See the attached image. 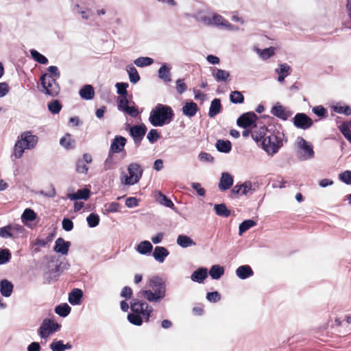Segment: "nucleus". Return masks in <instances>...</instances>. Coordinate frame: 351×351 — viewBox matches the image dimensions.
I'll list each match as a JSON object with an SVG mask.
<instances>
[{"instance_id": "54", "label": "nucleus", "mask_w": 351, "mask_h": 351, "mask_svg": "<svg viewBox=\"0 0 351 351\" xmlns=\"http://www.w3.org/2000/svg\"><path fill=\"white\" fill-rule=\"evenodd\" d=\"M104 208L106 213H111L119 211L121 206L119 203L113 202L106 204Z\"/></svg>"}, {"instance_id": "49", "label": "nucleus", "mask_w": 351, "mask_h": 351, "mask_svg": "<svg viewBox=\"0 0 351 351\" xmlns=\"http://www.w3.org/2000/svg\"><path fill=\"white\" fill-rule=\"evenodd\" d=\"M36 218V213L30 208H26L21 215V219L25 221H32Z\"/></svg>"}, {"instance_id": "16", "label": "nucleus", "mask_w": 351, "mask_h": 351, "mask_svg": "<svg viewBox=\"0 0 351 351\" xmlns=\"http://www.w3.org/2000/svg\"><path fill=\"white\" fill-rule=\"evenodd\" d=\"M125 144L126 138L121 136H117L113 139L109 152L113 154L114 153H120L124 149Z\"/></svg>"}, {"instance_id": "41", "label": "nucleus", "mask_w": 351, "mask_h": 351, "mask_svg": "<svg viewBox=\"0 0 351 351\" xmlns=\"http://www.w3.org/2000/svg\"><path fill=\"white\" fill-rule=\"evenodd\" d=\"M214 210L219 216L228 217L230 215V210L227 208L224 204H215Z\"/></svg>"}, {"instance_id": "3", "label": "nucleus", "mask_w": 351, "mask_h": 351, "mask_svg": "<svg viewBox=\"0 0 351 351\" xmlns=\"http://www.w3.org/2000/svg\"><path fill=\"white\" fill-rule=\"evenodd\" d=\"M38 141L37 136L34 135L32 132L26 131L23 132L15 143L12 156L15 159L21 158L25 149H32L36 147Z\"/></svg>"}, {"instance_id": "6", "label": "nucleus", "mask_w": 351, "mask_h": 351, "mask_svg": "<svg viewBox=\"0 0 351 351\" xmlns=\"http://www.w3.org/2000/svg\"><path fill=\"white\" fill-rule=\"evenodd\" d=\"M283 134L280 132H269L262 141L263 149L268 154H276L282 146Z\"/></svg>"}, {"instance_id": "11", "label": "nucleus", "mask_w": 351, "mask_h": 351, "mask_svg": "<svg viewBox=\"0 0 351 351\" xmlns=\"http://www.w3.org/2000/svg\"><path fill=\"white\" fill-rule=\"evenodd\" d=\"M293 124L298 129L306 130L312 127L313 121L305 113L298 112L293 118Z\"/></svg>"}, {"instance_id": "59", "label": "nucleus", "mask_w": 351, "mask_h": 351, "mask_svg": "<svg viewBox=\"0 0 351 351\" xmlns=\"http://www.w3.org/2000/svg\"><path fill=\"white\" fill-rule=\"evenodd\" d=\"M115 86L117 89V93L120 95V96L127 95V88L128 87V83L117 82Z\"/></svg>"}, {"instance_id": "42", "label": "nucleus", "mask_w": 351, "mask_h": 351, "mask_svg": "<svg viewBox=\"0 0 351 351\" xmlns=\"http://www.w3.org/2000/svg\"><path fill=\"white\" fill-rule=\"evenodd\" d=\"M256 225V222L252 219H247L243 221L240 225L239 228V235H242L245 232L248 230L250 228L255 226Z\"/></svg>"}, {"instance_id": "21", "label": "nucleus", "mask_w": 351, "mask_h": 351, "mask_svg": "<svg viewBox=\"0 0 351 351\" xmlns=\"http://www.w3.org/2000/svg\"><path fill=\"white\" fill-rule=\"evenodd\" d=\"M71 243L65 241L62 238H58L55 242L54 251L62 255L67 254Z\"/></svg>"}, {"instance_id": "14", "label": "nucleus", "mask_w": 351, "mask_h": 351, "mask_svg": "<svg viewBox=\"0 0 351 351\" xmlns=\"http://www.w3.org/2000/svg\"><path fill=\"white\" fill-rule=\"evenodd\" d=\"M254 191V184L251 181H245L243 184H236L232 189V193L234 195H252Z\"/></svg>"}, {"instance_id": "33", "label": "nucleus", "mask_w": 351, "mask_h": 351, "mask_svg": "<svg viewBox=\"0 0 351 351\" xmlns=\"http://www.w3.org/2000/svg\"><path fill=\"white\" fill-rule=\"evenodd\" d=\"M221 100L218 98H215L211 101L208 111V116L211 118L214 117L221 112Z\"/></svg>"}, {"instance_id": "43", "label": "nucleus", "mask_w": 351, "mask_h": 351, "mask_svg": "<svg viewBox=\"0 0 351 351\" xmlns=\"http://www.w3.org/2000/svg\"><path fill=\"white\" fill-rule=\"evenodd\" d=\"M71 310V307L67 304L64 303L57 306L55 308V312L60 317H65L70 313Z\"/></svg>"}, {"instance_id": "1", "label": "nucleus", "mask_w": 351, "mask_h": 351, "mask_svg": "<svg viewBox=\"0 0 351 351\" xmlns=\"http://www.w3.org/2000/svg\"><path fill=\"white\" fill-rule=\"evenodd\" d=\"M139 294L147 302L158 304L167 296V285L159 276L151 277L147 282V288L140 291Z\"/></svg>"}, {"instance_id": "10", "label": "nucleus", "mask_w": 351, "mask_h": 351, "mask_svg": "<svg viewBox=\"0 0 351 351\" xmlns=\"http://www.w3.org/2000/svg\"><path fill=\"white\" fill-rule=\"evenodd\" d=\"M60 324L50 319H45L38 329V335L42 339H47L55 332L59 330Z\"/></svg>"}, {"instance_id": "4", "label": "nucleus", "mask_w": 351, "mask_h": 351, "mask_svg": "<svg viewBox=\"0 0 351 351\" xmlns=\"http://www.w3.org/2000/svg\"><path fill=\"white\" fill-rule=\"evenodd\" d=\"M128 173L121 172L120 175L121 183L125 186H132L137 184L142 178L143 169L137 162H132L128 165Z\"/></svg>"}, {"instance_id": "5", "label": "nucleus", "mask_w": 351, "mask_h": 351, "mask_svg": "<svg viewBox=\"0 0 351 351\" xmlns=\"http://www.w3.org/2000/svg\"><path fill=\"white\" fill-rule=\"evenodd\" d=\"M295 152L300 161L311 160L315 156L313 145L302 136H298L295 141Z\"/></svg>"}, {"instance_id": "63", "label": "nucleus", "mask_w": 351, "mask_h": 351, "mask_svg": "<svg viewBox=\"0 0 351 351\" xmlns=\"http://www.w3.org/2000/svg\"><path fill=\"white\" fill-rule=\"evenodd\" d=\"M312 111L319 117H324L326 115L327 111L322 106H317L313 108Z\"/></svg>"}, {"instance_id": "46", "label": "nucleus", "mask_w": 351, "mask_h": 351, "mask_svg": "<svg viewBox=\"0 0 351 351\" xmlns=\"http://www.w3.org/2000/svg\"><path fill=\"white\" fill-rule=\"evenodd\" d=\"M143 319H144L138 313H131L128 315V321L133 325L141 326L143 324Z\"/></svg>"}, {"instance_id": "35", "label": "nucleus", "mask_w": 351, "mask_h": 351, "mask_svg": "<svg viewBox=\"0 0 351 351\" xmlns=\"http://www.w3.org/2000/svg\"><path fill=\"white\" fill-rule=\"evenodd\" d=\"M193 17L198 22H200L206 25H210V16H208L206 14V13L204 10H197L196 11L194 14L193 15Z\"/></svg>"}, {"instance_id": "45", "label": "nucleus", "mask_w": 351, "mask_h": 351, "mask_svg": "<svg viewBox=\"0 0 351 351\" xmlns=\"http://www.w3.org/2000/svg\"><path fill=\"white\" fill-rule=\"evenodd\" d=\"M62 107L60 102L57 99L52 100L47 104L49 111L53 114H58L61 110Z\"/></svg>"}, {"instance_id": "62", "label": "nucleus", "mask_w": 351, "mask_h": 351, "mask_svg": "<svg viewBox=\"0 0 351 351\" xmlns=\"http://www.w3.org/2000/svg\"><path fill=\"white\" fill-rule=\"evenodd\" d=\"M159 138L160 134L155 129H152L147 135V138L152 143L156 142Z\"/></svg>"}, {"instance_id": "28", "label": "nucleus", "mask_w": 351, "mask_h": 351, "mask_svg": "<svg viewBox=\"0 0 351 351\" xmlns=\"http://www.w3.org/2000/svg\"><path fill=\"white\" fill-rule=\"evenodd\" d=\"M197 110V105L193 101L186 102L182 107V113L189 117L195 116Z\"/></svg>"}, {"instance_id": "57", "label": "nucleus", "mask_w": 351, "mask_h": 351, "mask_svg": "<svg viewBox=\"0 0 351 351\" xmlns=\"http://www.w3.org/2000/svg\"><path fill=\"white\" fill-rule=\"evenodd\" d=\"M334 110L339 114H343L347 116L351 114V107L348 106H336L334 107Z\"/></svg>"}, {"instance_id": "25", "label": "nucleus", "mask_w": 351, "mask_h": 351, "mask_svg": "<svg viewBox=\"0 0 351 351\" xmlns=\"http://www.w3.org/2000/svg\"><path fill=\"white\" fill-rule=\"evenodd\" d=\"M235 273L237 276L242 280L248 278L252 276L254 274L253 270L252 269L250 266L247 265L239 266L236 269Z\"/></svg>"}, {"instance_id": "17", "label": "nucleus", "mask_w": 351, "mask_h": 351, "mask_svg": "<svg viewBox=\"0 0 351 351\" xmlns=\"http://www.w3.org/2000/svg\"><path fill=\"white\" fill-rule=\"evenodd\" d=\"M269 133L265 126H261L258 128L256 125L251 130L252 138L256 141L259 142Z\"/></svg>"}, {"instance_id": "8", "label": "nucleus", "mask_w": 351, "mask_h": 351, "mask_svg": "<svg viewBox=\"0 0 351 351\" xmlns=\"http://www.w3.org/2000/svg\"><path fill=\"white\" fill-rule=\"evenodd\" d=\"M131 310L132 312L138 313L145 322H149V317L154 311L153 307L147 302L136 299L132 300L131 302Z\"/></svg>"}, {"instance_id": "29", "label": "nucleus", "mask_w": 351, "mask_h": 351, "mask_svg": "<svg viewBox=\"0 0 351 351\" xmlns=\"http://www.w3.org/2000/svg\"><path fill=\"white\" fill-rule=\"evenodd\" d=\"M155 199L156 202H158L160 204L165 207L175 210L174 204L172 202V201L170 199H169L166 195L162 194L160 191H158L156 193Z\"/></svg>"}, {"instance_id": "12", "label": "nucleus", "mask_w": 351, "mask_h": 351, "mask_svg": "<svg viewBox=\"0 0 351 351\" xmlns=\"http://www.w3.org/2000/svg\"><path fill=\"white\" fill-rule=\"evenodd\" d=\"M210 21V25H215L229 31H237L239 29L237 27L230 24L222 16L216 13H213L211 14Z\"/></svg>"}, {"instance_id": "44", "label": "nucleus", "mask_w": 351, "mask_h": 351, "mask_svg": "<svg viewBox=\"0 0 351 351\" xmlns=\"http://www.w3.org/2000/svg\"><path fill=\"white\" fill-rule=\"evenodd\" d=\"M29 52L32 56V58L36 62L42 64H47L48 63V59L36 49H31Z\"/></svg>"}, {"instance_id": "22", "label": "nucleus", "mask_w": 351, "mask_h": 351, "mask_svg": "<svg viewBox=\"0 0 351 351\" xmlns=\"http://www.w3.org/2000/svg\"><path fill=\"white\" fill-rule=\"evenodd\" d=\"M83 291L80 289H73L69 294L68 300L71 305H80L82 303Z\"/></svg>"}, {"instance_id": "64", "label": "nucleus", "mask_w": 351, "mask_h": 351, "mask_svg": "<svg viewBox=\"0 0 351 351\" xmlns=\"http://www.w3.org/2000/svg\"><path fill=\"white\" fill-rule=\"evenodd\" d=\"M339 179L348 184H351V171H346L345 172L341 173L339 175Z\"/></svg>"}, {"instance_id": "51", "label": "nucleus", "mask_w": 351, "mask_h": 351, "mask_svg": "<svg viewBox=\"0 0 351 351\" xmlns=\"http://www.w3.org/2000/svg\"><path fill=\"white\" fill-rule=\"evenodd\" d=\"M230 101L233 104H242L244 101V97L239 91H232L230 95Z\"/></svg>"}, {"instance_id": "20", "label": "nucleus", "mask_w": 351, "mask_h": 351, "mask_svg": "<svg viewBox=\"0 0 351 351\" xmlns=\"http://www.w3.org/2000/svg\"><path fill=\"white\" fill-rule=\"evenodd\" d=\"M208 277V269L206 267H199L191 275V280L195 282L203 283Z\"/></svg>"}, {"instance_id": "47", "label": "nucleus", "mask_w": 351, "mask_h": 351, "mask_svg": "<svg viewBox=\"0 0 351 351\" xmlns=\"http://www.w3.org/2000/svg\"><path fill=\"white\" fill-rule=\"evenodd\" d=\"M275 49H276L274 47H270L262 50L258 49L257 52L263 60H267L274 56Z\"/></svg>"}, {"instance_id": "58", "label": "nucleus", "mask_w": 351, "mask_h": 351, "mask_svg": "<svg viewBox=\"0 0 351 351\" xmlns=\"http://www.w3.org/2000/svg\"><path fill=\"white\" fill-rule=\"evenodd\" d=\"M129 104L128 99L126 96H119L117 99L118 109L123 112V110L128 107Z\"/></svg>"}, {"instance_id": "32", "label": "nucleus", "mask_w": 351, "mask_h": 351, "mask_svg": "<svg viewBox=\"0 0 351 351\" xmlns=\"http://www.w3.org/2000/svg\"><path fill=\"white\" fill-rule=\"evenodd\" d=\"M224 268L219 265H213L209 270V275L213 280H219L224 274Z\"/></svg>"}, {"instance_id": "52", "label": "nucleus", "mask_w": 351, "mask_h": 351, "mask_svg": "<svg viewBox=\"0 0 351 351\" xmlns=\"http://www.w3.org/2000/svg\"><path fill=\"white\" fill-rule=\"evenodd\" d=\"M11 259V253L8 249L0 250V265H4Z\"/></svg>"}, {"instance_id": "38", "label": "nucleus", "mask_w": 351, "mask_h": 351, "mask_svg": "<svg viewBox=\"0 0 351 351\" xmlns=\"http://www.w3.org/2000/svg\"><path fill=\"white\" fill-rule=\"evenodd\" d=\"M126 71L131 83L136 84L140 80V75L136 69L133 65H128Z\"/></svg>"}, {"instance_id": "24", "label": "nucleus", "mask_w": 351, "mask_h": 351, "mask_svg": "<svg viewBox=\"0 0 351 351\" xmlns=\"http://www.w3.org/2000/svg\"><path fill=\"white\" fill-rule=\"evenodd\" d=\"M291 67L287 64H280L278 67L275 69V72L278 75V81L283 82L285 77L290 74Z\"/></svg>"}, {"instance_id": "50", "label": "nucleus", "mask_w": 351, "mask_h": 351, "mask_svg": "<svg viewBox=\"0 0 351 351\" xmlns=\"http://www.w3.org/2000/svg\"><path fill=\"white\" fill-rule=\"evenodd\" d=\"M339 129L344 137L351 143V130L350 125L346 123H343L339 126Z\"/></svg>"}, {"instance_id": "61", "label": "nucleus", "mask_w": 351, "mask_h": 351, "mask_svg": "<svg viewBox=\"0 0 351 351\" xmlns=\"http://www.w3.org/2000/svg\"><path fill=\"white\" fill-rule=\"evenodd\" d=\"M71 135L69 134H65L60 140V145L67 149L71 148Z\"/></svg>"}, {"instance_id": "48", "label": "nucleus", "mask_w": 351, "mask_h": 351, "mask_svg": "<svg viewBox=\"0 0 351 351\" xmlns=\"http://www.w3.org/2000/svg\"><path fill=\"white\" fill-rule=\"evenodd\" d=\"M154 62V60L149 57H140L136 58L134 63L138 67H144L151 65Z\"/></svg>"}, {"instance_id": "7", "label": "nucleus", "mask_w": 351, "mask_h": 351, "mask_svg": "<svg viewBox=\"0 0 351 351\" xmlns=\"http://www.w3.org/2000/svg\"><path fill=\"white\" fill-rule=\"evenodd\" d=\"M41 93L50 97H56L60 93V86L57 79L53 78L51 74L44 73L40 78Z\"/></svg>"}, {"instance_id": "36", "label": "nucleus", "mask_w": 351, "mask_h": 351, "mask_svg": "<svg viewBox=\"0 0 351 351\" xmlns=\"http://www.w3.org/2000/svg\"><path fill=\"white\" fill-rule=\"evenodd\" d=\"M171 66L165 64L158 70V77L164 82L171 81Z\"/></svg>"}, {"instance_id": "30", "label": "nucleus", "mask_w": 351, "mask_h": 351, "mask_svg": "<svg viewBox=\"0 0 351 351\" xmlns=\"http://www.w3.org/2000/svg\"><path fill=\"white\" fill-rule=\"evenodd\" d=\"M90 196V190L88 189H80L75 193H68L67 197L71 200L87 199Z\"/></svg>"}, {"instance_id": "37", "label": "nucleus", "mask_w": 351, "mask_h": 351, "mask_svg": "<svg viewBox=\"0 0 351 351\" xmlns=\"http://www.w3.org/2000/svg\"><path fill=\"white\" fill-rule=\"evenodd\" d=\"M80 95L82 99L90 100L94 97L95 91L92 86L86 85L80 90Z\"/></svg>"}, {"instance_id": "13", "label": "nucleus", "mask_w": 351, "mask_h": 351, "mask_svg": "<svg viewBox=\"0 0 351 351\" xmlns=\"http://www.w3.org/2000/svg\"><path fill=\"white\" fill-rule=\"evenodd\" d=\"M257 119L256 114L253 112H249L241 114L237 121L239 127L247 128L255 125V121Z\"/></svg>"}, {"instance_id": "31", "label": "nucleus", "mask_w": 351, "mask_h": 351, "mask_svg": "<svg viewBox=\"0 0 351 351\" xmlns=\"http://www.w3.org/2000/svg\"><path fill=\"white\" fill-rule=\"evenodd\" d=\"M136 250L142 255H147L152 252L153 250V245L148 241H143L140 242L136 246Z\"/></svg>"}, {"instance_id": "34", "label": "nucleus", "mask_w": 351, "mask_h": 351, "mask_svg": "<svg viewBox=\"0 0 351 351\" xmlns=\"http://www.w3.org/2000/svg\"><path fill=\"white\" fill-rule=\"evenodd\" d=\"M176 243L179 246L183 248L189 247L195 245V243L191 237L184 234H180L177 238Z\"/></svg>"}, {"instance_id": "19", "label": "nucleus", "mask_w": 351, "mask_h": 351, "mask_svg": "<svg viewBox=\"0 0 351 351\" xmlns=\"http://www.w3.org/2000/svg\"><path fill=\"white\" fill-rule=\"evenodd\" d=\"M212 76L217 82H226L230 77V73L228 71L213 67L210 69Z\"/></svg>"}, {"instance_id": "2", "label": "nucleus", "mask_w": 351, "mask_h": 351, "mask_svg": "<svg viewBox=\"0 0 351 351\" xmlns=\"http://www.w3.org/2000/svg\"><path fill=\"white\" fill-rule=\"evenodd\" d=\"M173 117L174 113L170 106L158 104L151 110L149 121L154 127H162L170 123Z\"/></svg>"}, {"instance_id": "55", "label": "nucleus", "mask_w": 351, "mask_h": 351, "mask_svg": "<svg viewBox=\"0 0 351 351\" xmlns=\"http://www.w3.org/2000/svg\"><path fill=\"white\" fill-rule=\"evenodd\" d=\"M64 343L62 340L54 339L49 345L51 351H64Z\"/></svg>"}, {"instance_id": "53", "label": "nucleus", "mask_w": 351, "mask_h": 351, "mask_svg": "<svg viewBox=\"0 0 351 351\" xmlns=\"http://www.w3.org/2000/svg\"><path fill=\"white\" fill-rule=\"evenodd\" d=\"M88 225L90 228H95L99 223V217L95 213H90L86 218Z\"/></svg>"}, {"instance_id": "23", "label": "nucleus", "mask_w": 351, "mask_h": 351, "mask_svg": "<svg viewBox=\"0 0 351 351\" xmlns=\"http://www.w3.org/2000/svg\"><path fill=\"white\" fill-rule=\"evenodd\" d=\"M14 289L13 284L7 279H3L0 281V293L5 298H9Z\"/></svg>"}, {"instance_id": "26", "label": "nucleus", "mask_w": 351, "mask_h": 351, "mask_svg": "<svg viewBox=\"0 0 351 351\" xmlns=\"http://www.w3.org/2000/svg\"><path fill=\"white\" fill-rule=\"evenodd\" d=\"M271 112L274 116H276V117L285 121L291 116V113L286 110L285 108L281 105L274 106L272 108Z\"/></svg>"}, {"instance_id": "18", "label": "nucleus", "mask_w": 351, "mask_h": 351, "mask_svg": "<svg viewBox=\"0 0 351 351\" xmlns=\"http://www.w3.org/2000/svg\"><path fill=\"white\" fill-rule=\"evenodd\" d=\"M233 182V178L230 173L228 172L222 173L218 185L219 190L224 191L229 189L232 186Z\"/></svg>"}, {"instance_id": "60", "label": "nucleus", "mask_w": 351, "mask_h": 351, "mask_svg": "<svg viewBox=\"0 0 351 351\" xmlns=\"http://www.w3.org/2000/svg\"><path fill=\"white\" fill-rule=\"evenodd\" d=\"M206 299L210 302L216 303L221 300V295L217 291L208 292L206 294Z\"/></svg>"}, {"instance_id": "15", "label": "nucleus", "mask_w": 351, "mask_h": 351, "mask_svg": "<svg viewBox=\"0 0 351 351\" xmlns=\"http://www.w3.org/2000/svg\"><path fill=\"white\" fill-rule=\"evenodd\" d=\"M147 128L145 125H134L130 128V133L132 136L134 143L136 145H138L143 139V137L145 134Z\"/></svg>"}, {"instance_id": "9", "label": "nucleus", "mask_w": 351, "mask_h": 351, "mask_svg": "<svg viewBox=\"0 0 351 351\" xmlns=\"http://www.w3.org/2000/svg\"><path fill=\"white\" fill-rule=\"evenodd\" d=\"M25 228L19 224H9L0 228V237L3 239H16L23 234Z\"/></svg>"}, {"instance_id": "27", "label": "nucleus", "mask_w": 351, "mask_h": 351, "mask_svg": "<svg viewBox=\"0 0 351 351\" xmlns=\"http://www.w3.org/2000/svg\"><path fill=\"white\" fill-rule=\"evenodd\" d=\"M169 251L162 246H156L153 252V256L156 261L162 263L169 255Z\"/></svg>"}, {"instance_id": "39", "label": "nucleus", "mask_w": 351, "mask_h": 351, "mask_svg": "<svg viewBox=\"0 0 351 351\" xmlns=\"http://www.w3.org/2000/svg\"><path fill=\"white\" fill-rule=\"evenodd\" d=\"M216 148L219 152L228 153L230 152L232 145L229 141L218 140L216 143Z\"/></svg>"}, {"instance_id": "56", "label": "nucleus", "mask_w": 351, "mask_h": 351, "mask_svg": "<svg viewBox=\"0 0 351 351\" xmlns=\"http://www.w3.org/2000/svg\"><path fill=\"white\" fill-rule=\"evenodd\" d=\"M176 89L178 93L182 95L187 89V86L183 79H178L176 82Z\"/></svg>"}, {"instance_id": "40", "label": "nucleus", "mask_w": 351, "mask_h": 351, "mask_svg": "<svg viewBox=\"0 0 351 351\" xmlns=\"http://www.w3.org/2000/svg\"><path fill=\"white\" fill-rule=\"evenodd\" d=\"M117 166V162L114 158L113 154L108 152V156L104 162V170L108 171L114 169Z\"/></svg>"}]
</instances>
